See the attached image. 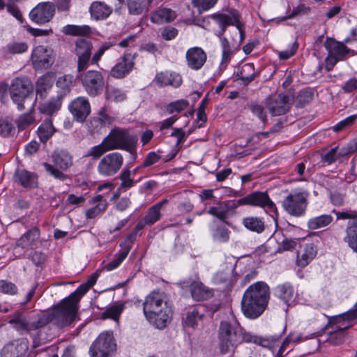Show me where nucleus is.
<instances>
[{"instance_id": "nucleus-48", "label": "nucleus", "mask_w": 357, "mask_h": 357, "mask_svg": "<svg viewBox=\"0 0 357 357\" xmlns=\"http://www.w3.org/2000/svg\"><path fill=\"white\" fill-rule=\"evenodd\" d=\"M98 275L96 274L92 275L86 283L81 284L74 292L70 294V298L75 297L77 301H79L89 289L95 284Z\"/></svg>"}, {"instance_id": "nucleus-31", "label": "nucleus", "mask_w": 357, "mask_h": 357, "mask_svg": "<svg viewBox=\"0 0 357 357\" xmlns=\"http://www.w3.org/2000/svg\"><path fill=\"white\" fill-rule=\"evenodd\" d=\"M154 80L160 86L170 85L174 87H178L182 83L180 75L169 71L158 73Z\"/></svg>"}, {"instance_id": "nucleus-36", "label": "nucleus", "mask_w": 357, "mask_h": 357, "mask_svg": "<svg viewBox=\"0 0 357 357\" xmlns=\"http://www.w3.org/2000/svg\"><path fill=\"white\" fill-rule=\"evenodd\" d=\"M15 180L24 188H33L37 185V176L35 174L24 169H19L15 174Z\"/></svg>"}, {"instance_id": "nucleus-63", "label": "nucleus", "mask_w": 357, "mask_h": 357, "mask_svg": "<svg viewBox=\"0 0 357 357\" xmlns=\"http://www.w3.org/2000/svg\"><path fill=\"white\" fill-rule=\"evenodd\" d=\"M14 130V126L7 119H0V135L3 137L9 136Z\"/></svg>"}, {"instance_id": "nucleus-55", "label": "nucleus", "mask_w": 357, "mask_h": 357, "mask_svg": "<svg viewBox=\"0 0 357 357\" xmlns=\"http://www.w3.org/2000/svg\"><path fill=\"white\" fill-rule=\"evenodd\" d=\"M161 216L160 211L153 205L148 210L147 213L143 218L148 223V225H152L160 220Z\"/></svg>"}, {"instance_id": "nucleus-16", "label": "nucleus", "mask_w": 357, "mask_h": 357, "mask_svg": "<svg viewBox=\"0 0 357 357\" xmlns=\"http://www.w3.org/2000/svg\"><path fill=\"white\" fill-rule=\"evenodd\" d=\"M238 206L243 205H251L259 206L277 214V208L275 204L271 201L268 194L264 192H254L243 198L237 200Z\"/></svg>"}, {"instance_id": "nucleus-52", "label": "nucleus", "mask_w": 357, "mask_h": 357, "mask_svg": "<svg viewBox=\"0 0 357 357\" xmlns=\"http://www.w3.org/2000/svg\"><path fill=\"white\" fill-rule=\"evenodd\" d=\"M130 245H128L127 247H126L123 251L119 253L116 258H115L114 260H112L105 266V269L109 271L116 268L121 264V263L126 258L130 252Z\"/></svg>"}, {"instance_id": "nucleus-8", "label": "nucleus", "mask_w": 357, "mask_h": 357, "mask_svg": "<svg viewBox=\"0 0 357 357\" xmlns=\"http://www.w3.org/2000/svg\"><path fill=\"white\" fill-rule=\"evenodd\" d=\"M324 47L328 51L326 58V69L331 70L340 61H344L354 54L352 49L348 48L344 43L338 42L332 38H327L324 42Z\"/></svg>"}, {"instance_id": "nucleus-7", "label": "nucleus", "mask_w": 357, "mask_h": 357, "mask_svg": "<svg viewBox=\"0 0 357 357\" xmlns=\"http://www.w3.org/2000/svg\"><path fill=\"white\" fill-rule=\"evenodd\" d=\"M112 151L126 150L130 153L135 149L137 143V137L130 134L126 129L116 128L105 137Z\"/></svg>"}, {"instance_id": "nucleus-20", "label": "nucleus", "mask_w": 357, "mask_h": 357, "mask_svg": "<svg viewBox=\"0 0 357 357\" xmlns=\"http://www.w3.org/2000/svg\"><path fill=\"white\" fill-rule=\"evenodd\" d=\"M9 323L13 324V327L20 332L31 333L46 326L48 324V318L45 314H42L36 319L31 321L17 317L10 319Z\"/></svg>"}, {"instance_id": "nucleus-46", "label": "nucleus", "mask_w": 357, "mask_h": 357, "mask_svg": "<svg viewBox=\"0 0 357 357\" xmlns=\"http://www.w3.org/2000/svg\"><path fill=\"white\" fill-rule=\"evenodd\" d=\"M109 151L112 150L108 145L105 138H104L100 144L89 149L85 155V157H91L93 159L96 160L102 156L104 153Z\"/></svg>"}, {"instance_id": "nucleus-40", "label": "nucleus", "mask_w": 357, "mask_h": 357, "mask_svg": "<svg viewBox=\"0 0 357 357\" xmlns=\"http://www.w3.org/2000/svg\"><path fill=\"white\" fill-rule=\"evenodd\" d=\"M333 221V217L329 214H324L310 218L307 222V228L310 230H316L326 227Z\"/></svg>"}, {"instance_id": "nucleus-4", "label": "nucleus", "mask_w": 357, "mask_h": 357, "mask_svg": "<svg viewBox=\"0 0 357 357\" xmlns=\"http://www.w3.org/2000/svg\"><path fill=\"white\" fill-rule=\"evenodd\" d=\"M250 333H246L238 323L222 321L218 331L219 347L221 354L234 352L242 342H248Z\"/></svg>"}, {"instance_id": "nucleus-26", "label": "nucleus", "mask_w": 357, "mask_h": 357, "mask_svg": "<svg viewBox=\"0 0 357 357\" xmlns=\"http://www.w3.org/2000/svg\"><path fill=\"white\" fill-rule=\"evenodd\" d=\"M28 348V342L26 340H19L4 346L1 355V357H23Z\"/></svg>"}, {"instance_id": "nucleus-15", "label": "nucleus", "mask_w": 357, "mask_h": 357, "mask_svg": "<svg viewBox=\"0 0 357 357\" xmlns=\"http://www.w3.org/2000/svg\"><path fill=\"white\" fill-rule=\"evenodd\" d=\"M123 164V155L119 152H112L105 155L100 160L98 172L103 176H112L119 171Z\"/></svg>"}, {"instance_id": "nucleus-62", "label": "nucleus", "mask_w": 357, "mask_h": 357, "mask_svg": "<svg viewBox=\"0 0 357 357\" xmlns=\"http://www.w3.org/2000/svg\"><path fill=\"white\" fill-rule=\"evenodd\" d=\"M188 105V102L185 100H179L169 103L167 107V110L169 114L174 112H180L185 109Z\"/></svg>"}, {"instance_id": "nucleus-23", "label": "nucleus", "mask_w": 357, "mask_h": 357, "mask_svg": "<svg viewBox=\"0 0 357 357\" xmlns=\"http://www.w3.org/2000/svg\"><path fill=\"white\" fill-rule=\"evenodd\" d=\"M69 109L77 121L82 122L91 112L90 104L86 98L78 97L69 105Z\"/></svg>"}, {"instance_id": "nucleus-6", "label": "nucleus", "mask_w": 357, "mask_h": 357, "mask_svg": "<svg viewBox=\"0 0 357 357\" xmlns=\"http://www.w3.org/2000/svg\"><path fill=\"white\" fill-rule=\"evenodd\" d=\"M309 192L304 189H295L292 190L282 201L284 211L294 217H301L305 215L307 206Z\"/></svg>"}, {"instance_id": "nucleus-2", "label": "nucleus", "mask_w": 357, "mask_h": 357, "mask_svg": "<svg viewBox=\"0 0 357 357\" xmlns=\"http://www.w3.org/2000/svg\"><path fill=\"white\" fill-rule=\"evenodd\" d=\"M270 298L268 286L264 282L251 284L244 292L241 309L244 315L250 319H256L265 310Z\"/></svg>"}, {"instance_id": "nucleus-58", "label": "nucleus", "mask_w": 357, "mask_h": 357, "mask_svg": "<svg viewBox=\"0 0 357 357\" xmlns=\"http://www.w3.org/2000/svg\"><path fill=\"white\" fill-rule=\"evenodd\" d=\"M131 172L129 169L124 170L120 175L119 178L121 181L120 188L122 189H128L132 187L136 181L130 178Z\"/></svg>"}, {"instance_id": "nucleus-33", "label": "nucleus", "mask_w": 357, "mask_h": 357, "mask_svg": "<svg viewBox=\"0 0 357 357\" xmlns=\"http://www.w3.org/2000/svg\"><path fill=\"white\" fill-rule=\"evenodd\" d=\"M89 11L93 19L102 20L111 15L112 8L103 2L95 1L91 3Z\"/></svg>"}, {"instance_id": "nucleus-44", "label": "nucleus", "mask_w": 357, "mask_h": 357, "mask_svg": "<svg viewBox=\"0 0 357 357\" xmlns=\"http://www.w3.org/2000/svg\"><path fill=\"white\" fill-rule=\"evenodd\" d=\"M244 227L251 231L261 233L265 229V223L262 218L258 217H246L243 219Z\"/></svg>"}, {"instance_id": "nucleus-59", "label": "nucleus", "mask_w": 357, "mask_h": 357, "mask_svg": "<svg viewBox=\"0 0 357 357\" xmlns=\"http://www.w3.org/2000/svg\"><path fill=\"white\" fill-rule=\"evenodd\" d=\"M17 292V287L14 283L6 280H0V293L15 295Z\"/></svg>"}, {"instance_id": "nucleus-57", "label": "nucleus", "mask_w": 357, "mask_h": 357, "mask_svg": "<svg viewBox=\"0 0 357 357\" xmlns=\"http://www.w3.org/2000/svg\"><path fill=\"white\" fill-rule=\"evenodd\" d=\"M108 122V116L103 112H100L99 116L93 118L90 121L91 127L93 131H98Z\"/></svg>"}, {"instance_id": "nucleus-64", "label": "nucleus", "mask_w": 357, "mask_h": 357, "mask_svg": "<svg viewBox=\"0 0 357 357\" xmlns=\"http://www.w3.org/2000/svg\"><path fill=\"white\" fill-rule=\"evenodd\" d=\"M114 45V43L111 42H106L102 44L100 49L93 54V57L91 58V63L97 64L105 52Z\"/></svg>"}, {"instance_id": "nucleus-28", "label": "nucleus", "mask_w": 357, "mask_h": 357, "mask_svg": "<svg viewBox=\"0 0 357 357\" xmlns=\"http://www.w3.org/2000/svg\"><path fill=\"white\" fill-rule=\"evenodd\" d=\"M317 254V247L313 243H307L298 252L296 265L301 268L307 266Z\"/></svg>"}, {"instance_id": "nucleus-17", "label": "nucleus", "mask_w": 357, "mask_h": 357, "mask_svg": "<svg viewBox=\"0 0 357 357\" xmlns=\"http://www.w3.org/2000/svg\"><path fill=\"white\" fill-rule=\"evenodd\" d=\"M179 284L182 288H189L192 298L197 301L208 300L213 296V289L199 280L187 279L180 282Z\"/></svg>"}, {"instance_id": "nucleus-25", "label": "nucleus", "mask_w": 357, "mask_h": 357, "mask_svg": "<svg viewBox=\"0 0 357 357\" xmlns=\"http://www.w3.org/2000/svg\"><path fill=\"white\" fill-rule=\"evenodd\" d=\"M237 200H230L220 202L215 206L210 207L207 213L217 218L222 222H225L227 225L230 223L226 221L228 217V213L230 210H234L238 207L237 205Z\"/></svg>"}, {"instance_id": "nucleus-53", "label": "nucleus", "mask_w": 357, "mask_h": 357, "mask_svg": "<svg viewBox=\"0 0 357 357\" xmlns=\"http://www.w3.org/2000/svg\"><path fill=\"white\" fill-rule=\"evenodd\" d=\"M232 276V271L230 268L218 271L214 277L213 281L215 284H229Z\"/></svg>"}, {"instance_id": "nucleus-34", "label": "nucleus", "mask_w": 357, "mask_h": 357, "mask_svg": "<svg viewBox=\"0 0 357 357\" xmlns=\"http://www.w3.org/2000/svg\"><path fill=\"white\" fill-rule=\"evenodd\" d=\"M54 83L52 75L50 74L45 75L39 77L36 82V98L44 100L48 93V91L52 89Z\"/></svg>"}, {"instance_id": "nucleus-9", "label": "nucleus", "mask_w": 357, "mask_h": 357, "mask_svg": "<svg viewBox=\"0 0 357 357\" xmlns=\"http://www.w3.org/2000/svg\"><path fill=\"white\" fill-rule=\"evenodd\" d=\"M53 165L45 162L43 166L45 170L56 179L64 181L67 176L62 171L70 168L73 165L71 155L66 151H55L52 155Z\"/></svg>"}, {"instance_id": "nucleus-30", "label": "nucleus", "mask_w": 357, "mask_h": 357, "mask_svg": "<svg viewBox=\"0 0 357 357\" xmlns=\"http://www.w3.org/2000/svg\"><path fill=\"white\" fill-rule=\"evenodd\" d=\"M294 288L291 283L284 282L277 285L274 289V295L279 298L285 305L284 310H287V307L293 301Z\"/></svg>"}, {"instance_id": "nucleus-35", "label": "nucleus", "mask_w": 357, "mask_h": 357, "mask_svg": "<svg viewBox=\"0 0 357 357\" xmlns=\"http://www.w3.org/2000/svg\"><path fill=\"white\" fill-rule=\"evenodd\" d=\"M176 14L175 11L167 8H160L154 11L151 16V21L153 23L162 24L169 23L175 20Z\"/></svg>"}, {"instance_id": "nucleus-61", "label": "nucleus", "mask_w": 357, "mask_h": 357, "mask_svg": "<svg viewBox=\"0 0 357 357\" xmlns=\"http://www.w3.org/2000/svg\"><path fill=\"white\" fill-rule=\"evenodd\" d=\"M218 0H192V3L197 7L199 13L206 11L213 8Z\"/></svg>"}, {"instance_id": "nucleus-51", "label": "nucleus", "mask_w": 357, "mask_h": 357, "mask_svg": "<svg viewBox=\"0 0 357 357\" xmlns=\"http://www.w3.org/2000/svg\"><path fill=\"white\" fill-rule=\"evenodd\" d=\"M28 48V44L22 41H13L6 45V50L13 54L26 52Z\"/></svg>"}, {"instance_id": "nucleus-32", "label": "nucleus", "mask_w": 357, "mask_h": 357, "mask_svg": "<svg viewBox=\"0 0 357 357\" xmlns=\"http://www.w3.org/2000/svg\"><path fill=\"white\" fill-rule=\"evenodd\" d=\"M343 241L357 254V219L348 222Z\"/></svg>"}, {"instance_id": "nucleus-10", "label": "nucleus", "mask_w": 357, "mask_h": 357, "mask_svg": "<svg viewBox=\"0 0 357 357\" xmlns=\"http://www.w3.org/2000/svg\"><path fill=\"white\" fill-rule=\"evenodd\" d=\"M116 341L111 331L99 335L91 344L89 353L91 357H111L116 349Z\"/></svg>"}, {"instance_id": "nucleus-3", "label": "nucleus", "mask_w": 357, "mask_h": 357, "mask_svg": "<svg viewBox=\"0 0 357 357\" xmlns=\"http://www.w3.org/2000/svg\"><path fill=\"white\" fill-rule=\"evenodd\" d=\"M220 27L218 36L220 39L222 47V59L220 68H225L234 55V51L230 47L228 40L223 36L226 27L229 25H234L240 35V42L244 39V24L240 21V15L236 10L231 9L228 14L216 13L211 16Z\"/></svg>"}, {"instance_id": "nucleus-14", "label": "nucleus", "mask_w": 357, "mask_h": 357, "mask_svg": "<svg viewBox=\"0 0 357 357\" xmlns=\"http://www.w3.org/2000/svg\"><path fill=\"white\" fill-rule=\"evenodd\" d=\"M40 231L37 227H33L17 239L14 247V254L18 257H24L25 250L38 248L40 245Z\"/></svg>"}, {"instance_id": "nucleus-45", "label": "nucleus", "mask_w": 357, "mask_h": 357, "mask_svg": "<svg viewBox=\"0 0 357 357\" xmlns=\"http://www.w3.org/2000/svg\"><path fill=\"white\" fill-rule=\"evenodd\" d=\"M256 75L254 65L252 63L244 64L239 72L236 73V77L241 80L243 84L246 85L251 82Z\"/></svg>"}, {"instance_id": "nucleus-56", "label": "nucleus", "mask_w": 357, "mask_h": 357, "mask_svg": "<svg viewBox=\"0 0 357 357\" xmlns=\"http://www.w3.org/2000/svg\"><path fill=\"white\" fill-rule=\"evenodd\" d=\"M107 98L114 102H122L126 98V93L116 88H108L106 91Z\"/></svg>"}, {"instance_id": "nucleus-12", "label": "nucleus", "mask_w": 357, "mask_h": 357, "mask_svg": "<svg viewBox=\"0 0 357 357\" xmlns=\"http://www.w3.org/2000/svg\"><path fill=\"white\" fill-rule=\"evenodd\" d=\"M33 91L31 82L26 78H15L9 88L10 98L17 105L18 110L24 109V102L29 94Z\"/></svg>"}, {"instance_id": "nucleus-1", "label": "nucleus", "mask_w": 357, "mask_h": 357, "mask_svg": "<svg viewBox=\"0 0 357 357\" xmlns=\"http://www.w3.org/2000/svg\"><path fill=\"white\" fill-rule=\"evenodd\" d=\"M143 312L149 322L157 328H163L172 317V309L162 291H153L143 303Z\"/></svg>"}, {"instance_id": "nucleus-19", "label": "nucleus", "mask_w": 357, "mask_h": 357, "mask_svg": "<svg viewBox=\"0 0 357 357\" xmlns=\"http://www.w3.org/2000/svg\"><path fill=\"white\" fill-rule=\"evenodd\" d=\"M91 43L85 38H79L75 43V54L77 56V72L82 73L91 62Z\"/></svg>"}, {"instance_id": "nucleus-60", "label": "nucleus", "mask_w": 357, "mask_h": 357, "mask_svg": "<svg viewBox=\"0 0 357 357\" xmlns=\"http://www.w3.org/2000/svg\"><path fill=\"white\" fill-rule=\"evenodd\" d=\"M335 323H340L341 321L347 320L349 321L357 319V303L352 309L348 312L342 314L334 318Z\"/></svg>"}, {"instance_id": "nucleus-41", "label": "nucleus", "mask_w": 357, "mask_h": 357, "mask_svg": "<svg viewBox=\"0 0 357 357\" xmlns=\"http://www.w3.org/2000/svg\"><path fill=\"white\" fill-rule=\"evenodd\" d=\"M124 308L125 305L123 303H116L109 306L102 312L100 317L102 319H111L119 326V318Z\"/></svg>"}, {"instance_id": "nucleus-43", "label": "nucleus", "mask_w": 357, "mask_h": 357, "mask_svg": "<svg viewBox=\"0 0 357 357\" xmlns=\"http://www.w3.org/2000/svg\"><path fill=\"white\" fill-rule=\"evenodd\" d=\"M351 327V325L340 326L335 328L334 331H331L328 333V337L324 340L333 345H338L344 342L345 339V331Z\"/></svg>"}, {"instance_id": "nucleus-5", "label": "nucleus", "mask_w": 357, "mask_h": 357, "mask_svg": "<svg viewBox=\"0 0 357 357\" xmlns=\"http://www.w3.org/2000/svg\"><path fill=\"white\" fill-rule=\"evenodd\" d=\"M75 297H68L63 299L48 316V322L52 321L59 327H64L70 324L75 318L77 311L78 310V303Z\"/></svg>"}, {"instance_id": "nucleus-50", "label": "nucleus", "mask_w": 357, "mask_h": 357, "mask_svg": "<svg viewBox=\"0 0 357 357\" xmlns=\"http://www.w3.org/2000/svg\"><path fill=\"white\" fill-rule=\"evenodd\" d=\"M74 83V77L71 75H64L58 78L56 85L63 90V93L68 92Z\"/></svg>"}, {"instance_id": "nucleus-47", "label": "nucleus", "mask_w": 357, "mask_h": 357, "mask_svg": "<svg viewBox=\"0 0 357 357\" xmlns=\"http://www.w3.org/2000/svg\"><path fill=\"white\" fill-rule=\"evenodd\" d=\"M63 33L72 36H87L91 33V28L87 25L78 26L68 24L63 27Z\"/></svg>"}, {"instance_id": "nucleus-13", "label": "nucleus", "mask_w": 357, "mask_h": 357, "mask_svg": "<svg viewBox=\"0 0 357 357\" xmlns=\"http://www.w3.org/2000/svg\"><path fill=\"white\" fill-rule=\"evenodd\" d=\"M55 61V54L52 49L44 45L35 47L31 54V62L36 70H47Z\"/></svg>"}, {"instance_id": "nucleus-24", "label": "nucleus", "mask_w": 357, "mask_h": 357, "mask_svg": "<svg viewBox=\"0 0 357 357\" xmlns=\"http://www.w3.org/2000/svg\"><path fill=\"white\" fill-rule=\"evenodd\" d=\"M187 65L192 70H199L206 61V52L199 47L189 48L185 54Z\"/></svg>"}, {"instance_id": "nucleus-21", "label": "nucleus", "mask_w": 357, "mask_h": 357, "mask_svg": "<svg viewBox=\"0 0 357 357\" xmlns=\"http://www.w3.org/2000/svg\"><path fill=\"white\" fill-rule=\"evenodd\" d=\"M266 105L272 115H282L289 109V97L284 94L272 96L268 98Z\"/></svg>"}, {"instance_id": "nucleus-22", "label": "nucleus", "mask_w": 357, "mask_h": 357, "mask_svg": "<svg viewBox=\"0 0 357 357\" xmlns=\"http://www.w3.org/2000/svg\"><path fill=\"white\" fill-rule=\"evenodd\" d=\"M134 65V56L131 54H126L112 68L110 75L114 78H123L130 73Z\"/></svg>"}, {"instance_id": "nucleus-54", "label": "nucleus", "mask_w": 357, "mask_h": 357, "mask_svg": "<svg viewBox=\"0 0 357 357\" xmlns=\"http://www.w3.org/2000/svg\"><path fill=\"white\" fill-rule=\"evenodd\" d=\"M35 121V118L33 113L29 112L27 114H22L16 120V124L19 130H24Z\"/></svg>"}, {"instance_id": "nucleus-49", "label": "nucleus", "mask_w": 357, "mask_h": 357, "mask_svg": "<svg viewBox=\"0 0 357 357\" xmlns=\"http://www.w3.org/2000/svg\"><path fill=\"white\" fill-rule=\"evenodd\" d=\"M200 307H195L192 310L188 311L185 320V323L188 326L195 327L197 324V321L202 319L203 314L200 312Z\"/></svg>"}, {"instance_id": "nucleus-27", "label": "nucleus", "mask_w": 357, "mask_h": 357, "mask_svg": "<svg viewBox=\"0 0 357 357\" xmlns=\"http://www.w3.org/2000/svg\"><path fill=\"white\" fill-rule=\"evenodd\" d=\"M89 203L93 205L91 208L86 210L85 216L87 219H93L103 214L108 206V202L101 195L93 197Z\"/></svg>"}, {"instance_id": "nucleus-18", "label": "nucleus", "mask_w": 357, "mask_h": 357, "mask_svg": "<svg viewBox=\"0 0 357 357\" xmlns=\"http://www.w3.org/2000/svg\"><path fill=\"white\" fill-rule=\"evenodd\" d=\"M55 13V6L52 2H41L30 12L29 17L33 22L43 25L51 21Z\"/></svg>"}, {"instance_id": "nucleus-42", "label": "nucleus", "mask_w": 357, "mask_h": 357, "mask_svg": "<svg viewBox=\"0 0 357 357\" xmlns=\"http://www.w3.org/2000/svg\"><path fill=\"white\" fill-rule=\"evenodd\" d=\"M151 0H126L128 12L131 15H138L148 10Z\"/></svg>"}, {"instance_id": "nucleus-11", "label": "nucleus", "mask_w": 357, "mask_h": 357, "mask_svg": "<svg viewBox=\"0 0 357 357\" xmlns=\"http://www.w3.org/2000/svg\"><path fill=\"white\" fill-rule=\"evenodd\" d=\"M77 78L88 95L92 97L100 95L105 86V77L98 70H90L77 75Z\"/></svg>"}, {"instance_id": "nucleus-37", "label": "nucleus", "mask_w": 357, "mask_h": 357, "mask_svg": "<svg viewBox=\"0 0 357 357\" xmlns=\"http://www.w3.org/2000/svg\"><path fill=\"white\" fill-rule=\"evenodd\" d=\"M51 119L45 120L38 128L37 134L41 142L45 144L56 132Z\"/></svg>"}, {"instance_id": "nucleus-39", "label": "nucleus", "mask_w": 357, "mask_h": 357, "mask_svg": "<svg viewBox=\"0 0 357 357\" xmlns=\"http://www.w3.org/2000/svg\"><path fill=\"white\" fill-rule=\"evenodd\" d=\"M61 97L60 96H57L56 97H52L48 101L40 102L38 105V109L40 112L46 115H51L56 112L59 109L61 105Z\"/></svg>"}, {"instance_id": "nucleus-38", "label": "nucleus", "mask_w": 357, "mask_h": 357, "mask_svg": "<svg viewBox=\"0 0 357 357\" xmlns=\"http://www.w3.org/2000/svg\"><path fill=\"white\" fill-rule=\"evenodd\" d=\"M281 336L282 334L262 337L255 336L250 333L248 342H254L263 347L273 349L275 344L279 342Z\"/></svg>"}, {"instance_id": "nucleus-29", "label": "nucleus", "mask_w": 357, "mask_h": 357, "mask_svg": "<svg viewBox=\"0 0 357 357\" xmlns=\"http://www.w3.org/2000/svg\"><path fill=\"white\" fill-rule=\"evenodd\" d=\"M226 225L224 222H213V225L210 227V231L213 241L226 243L229 241L231 231L226 227Z\"/></svg>"}]
</instances>
